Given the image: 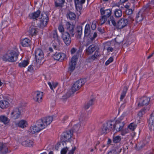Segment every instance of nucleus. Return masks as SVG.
I'll return each instance as SVG.
<instances>
[{"instance_id":"dca6fc26","label":"nucleus","mask_w":154,"mask_h":154,"mask_svg":"<svg viewBox=\"0 0 154 154\" xmlns=\"http://www.w3.org/2000/svg\"><path fill=\"white\" fill-rule=\"evenodd\" d=\"M35 56L36 61L37 60H40L44 57V54L42 50L40 48H37L35 51Z\"/></svg>"},{"instance_id":"a211bd4d","label":"nucleus","mask_w":154,"mask_h":154,"mask_svg":"<svg viewBox=\"0 0 154 154\" xmlns=\"http://www.w3.org/2000/svg\"><path fill=\"white\" fill-rule=\"evenodd\" d=\"M43 92L37 91H35L34 94V100L40 103L42 102V99Z\"/></svg>"},{"instance_id":"338daca9","label":"nucleus","mask_w":154,"mask_h":154,"mask_svg":"<svg viewBox=\"0 0 154 154\" xmlns=\"http://www.w3.org/2000/svg\"><path fill=\"white\" fill-rule=\"evenodd\" d=\"M107 50L108 51L112 52L113 50V48L111 47H109L107 48Z\"/></svg>"},{"instance_id":"0eeeda50","label":"nucleus","mask_w":154,"mask_h":154,"mask_svg":"<svg viewBox=\"0 0 154 154\" xmlns=\"http://www.w3.org/2000/svg\"><path fill=\"white\" fill-rule=\"evenodd\" d=\"M71 35L69 32H65L62 33L61 38L66 45H69L71 42Z\"/></svg>"},{"instance_id":"9d476101","label":"nucleus","mask_w":154,"mask_h":154,"mask_svg":"<svg viewBox=\"0 0 154 154\" xmlns=\"http://www.w3.org/2000/svg\"><path fill=\"white\" fill-rule=\"evenodd\" d=\"M66 30L71 36L74 37L75 34V25L71 24L69 22H66Z\"/></svg>"},{"instance_id":"393cba45","label":"nucleus","mask_w":154,"mask_h":154,"mask_svg":"<svg viewBox=\"0 0 154 154\" xmlns=\"http://www.w3.org/2000/svg\"><path fill=\"white\" fill-rule=\"evenodd\" d=\"M149 130H154V111L151 114L149 119Z\"/></svg>"},{"instance_id":"680f3d73","label":"nucleus","mask_w":154,"mask_h":154,"mask_svg":"<svg viewBox=\"0 0 154 154\" xmlns=\"http://www.w3.org/2000/svg\"><path fill=\"white\" fill-rule=\"evenodd\" d=\"M33 70V66L32 65H29L28 67V71L29 72H31Z\"/></svg>"},{"instance_id":"6e6d98bb","label":"nucleus","mask_w":154,"mask_h":154,"mask_svg":"<svg viewBox=\"0 0 154 154\" xmlns=\"http://www.w3.org/2000/svg\"><path fill=\"white\" fill-rule=\"evenodd\" d=\"M68 150L67 147L63 148L61 150V154H66Z\"/></svg>"},{"instance_id":"052dcab7","label":"nucleus","mask_w":154,"mask_h":154,"mask_svg":"<svg viewBox=\"0 0 154 154\" xmlns=\"http://www.w3.org/2000/svg\"><path fill=\"white\" fill-rule=\"evenodd\" d=\"M76 147L75 146L73 147H72V149L69 151L68 154H74L75 151L76 149Z\"/></svg>"},{"instance_id":"b1692460","label":"nucleus","mask_w":154,"mask_h":154,"mask_svg":"<svg viewBox=\"0 0 154 154\" xmlns=\"http://www.w3.org/2000/svg\"><path fill=\"white\" fill-rule=\"evenodd\" d=\"M41 14V11L38 10L37 11L30 13L29 15V17L30 19L33 20H37Z\"/></svg>"},{"instance_id":"4468645a","label":"nucleus","mask_w":154,"mask_h":154,"mask_svg":"<svg viewBox=\"0 0 154 154\" xmlns=\"http://www.w3.org/2000/svg\"><path fill=\"white\" fill-rule=\"evenodd\" d=\"M52 57L55 60L62 61L66 57L65 54L59 52H56L52 55Z\"/></svg>"},{"instance_id":"20e7f679","label":"nucleus","mask_w":154,"mask_h":154,"mask_svg":"<svg viewBox=\"0 0 154 154\" xmlns=\"http://www.w3.org/2000/svg\"><path fill=\"white\" fill-rule=\"evenodd\" d=\"M145 9V8H143L136 14L135 20L137 23L142 21L146 15H149L148 10Z\"/></svg>"},{"instance_id":"4be33fe9","label":"nucleus","mask_w":154,"mask_h":154,"mask_svg":"<svg viewBox=\"0 0 154 154\" xmlns=\"http://www.w3.org/2000/svg\"><path fill=\"white\" fill-rule=\"evenodd\" d=\"M28 32L29 36L31 38L37 35L38 32V29L34 26H32L29 27Z\"/></svg>"},{"instance_id":"e2e57ef3","label":"nucleus","mask_w":154,"mask_h":154,"mask_svg":"<svg viewBox=\"0 0 154 154\" xmlns=\"http://www.w3.org/2000/svg\"><path fill=\"white\" fill-rule=\"evenodd\" d=\"M122 148H117L115 150H115V151L117 152V154L118 153H119L120 152H121L122 151Z\"/></svg>"},{"instance_id":"c03bdc74","label":"nucleus","mask_w":154,"mask_h":154,"mask_svg":"<svg viewBox=\"0 0 154 154\" xmlns=\"http://www.w3.org/2000/svg\"><path fill=\"white\" fill-rule=\"evenodd\" d=\"M121 140V137L119 136H113L112 137L113 142L114 143H119Z\"/></svg>"},{"instance_id":"13d9d810","label":"nucleus","mask_w":154,"mask_h":154,"mask_svg":"<svg viewBox=\"0 0 154 154\" xmlns=\"http://www.w3.org/2000/svg\"><path fill=\"white\" fill-rule=\"evenodd\" d=\"M133 12V10L131 9H127L126 10V13L128 15L131 14Z\"/></svg>"},{"instance_id":"423d86ee","label":"nucleus","mask_w":154,"mask_h":154,"mask_svg":"<svg viewBox=\"0 0 154 154\" xmlns=\"http://www.w3.org/2000/svg\"><path fill=\"white\" fill-rule=\"evenodd\" d=\"M41 122L38 120L36 123V125L31 126L29 129V132L32 134H34L37 133L43 129V126L41 124Z\"/></svg>"},{"instance_id":"c756f323","label":"nucleus","mask_w":154,"mask_h":154,"mask_svg":"<svg viewBox=\"0 0 154 154\" xmlns=\"http://www.w3.org/2000/svg\"><path fill=\"white\" fill-rule=\"evenodd\" d=\"M10 105L9 103L5 100L0 101V107L2 109L7 108Z\"/></svg>"},{"instance_id":"f704fd0d","label":"nucleus","mask_w":154,"mask_h":154,"mask_svg":"<svg viewBox=\"0 0 154 154\" xmlns=\"http://www.w3.org/2000/svg\"><path fill=\"white\" fill-rule=\"evenodd\" d=\"M33 142L32 141L27 140H26L23 141L22 143V145L24 146H31L33 145Z\"/></svg>"},{"instance_id":"412c9836","label":"nucleus","mask_w":154,"mask_h":154,"mask_svg":"<svg viewBox=\"0 0 154 154\" xmlns=\"http://www.w3.org/2000/svg\"><path fill=\"white\" fill-rule=\"evenodd\" d=\"M104 7L101 8L100 9L101 15L105 16L107 18L110 16L112 14V11L109 9H105Z\"/></svg>"},{"instance_id":"39448f33","label":"nucleus","mask_w":154,"mask_h":154,"mask_svg":"<svg viewBox=\"0 0 154 154\" xmlns=\"http://www.w3.org/2000/svg\"><path fill=\"white\" fill-rule=\"evenodd\" d=\"M87 81V79H80L76 81L72 85L71 89L72 92L74 93L78 90Z\"/></svg>"},{"instance_id":"69168bd1","label":"nucleus","mask_w":154,"mask_h":154,"mask_svg":"<svg viewBox=\"0 0 154 154\" xmlns=\"http://www.w3.org/2000/svg\"><path fill=\"white\" fill-rule=\"evenodd\" d=\"M77 50V49L76 48H73L71 50V54H74L76 51Z\"/></svg>"},{"instance_id":"de8ad7c7","label":"nucleus","mask_w":154,"mask_h":154,"mask_svg":"<svg viewBox=\"0 0 154 154\" xmlns=\"http://www.w3.org/2000/svg\"><path fill=\"white\" fill-rule=\"evenodd\" d=\"M110 20L111 22L113 25L114 26L116 27L117 23H116L115 18L113 16L110 17Z\"/></svg>"},{"instance_id":"bb28decb","label":"nucleus","mask_w":154,"mask_h":154,"mask_svg":"<svg viewBox=\"0 0 154 154\" xmlns=\"http://www.w3.org/2000/svg\"><path fill=\"white\" fill-rule=\"evenodd\" d=\"M65 3V0H54V6L56 8H62Z\"/></svg>"},{"instance_id":"aec40b11","label":"nucleus","mask_w":154,"mask_h":154,"mask_svg":"<svg viewBox=\"0 0 154 154\" xmlns=\"http://www.w3.org/2000/svg\"><path fill=\"white\" fill-rule=\"evenodd\" d=\"M9 151L7 144L3 143H0V154H7L10 152Z\"/></svg>"},{"instance_id":"f03ea898","label":"nucleus","mask_w":154,"mask_h":154,"mask_svg":"<svg viewBox=\"0 0 154 154\" xmlns=\"http://www.w3.org/2000/svg\"><path fill=\"white\" fill-rule=\"evenodd\" d=\"M18 55L19 54L14 51H8L3 55L2 59L5 62H14L17 60Z\"/></svg>"},{"instance_id":"0e129e2a","label":"nucleus","mask_w":154,"mask_h":154,"mask_svg":"<svg viewBox=\"0 0 154 154\" xmlns=\"http://www.w3.org/2000/svg\"><path fill=\"white\" fill-rule=\"evenodd\" d=\"M108 154H117V152L113 149L109 152Z\"/></svg>"},{"instance_id":"1a4fd4ad","label":"nucleus","mask_w":154,"mask_h":154,"mask_svg":"<svg viewBox=\"0 0 154 154\" xmlns=\"http://www.w3.org/2000/svg\"><path fill=\"white\" fill-rule=\"evenodd\" d=\"M128 22L127 19L121 18L117 22L116 28L118 29H121L127 25Z\"/></svg>"},{"instance_id":"72a5a7b5","label":"nucleus","mask_w":154,"mask_h":154,"mask_svg":"<svg viewBox=\"0 0 154 154\" xmlns=\"http://www.w3.org/2000/svg\"><path fill=\"white\" fill-rule=\"evenodd\" d=\"M48 13V12L43 11L41 13V17L40 18V19L45 20L46 21L47 20L49 21V18Z\"/></svg>"},{"instance_id":"09e8293b","label":"nucleus","mask_w":154,"mask_h":154,"mask_svg":"<svg viewBox=\"0 0 154 154\" xmlns=\"http://www.w3.org/2000/svg\"><path fill=\"white\" fill-rule=\"evenodd\" d=\"M146 109L145 108H143L139 112L138 115L140 117H142L143 115L144 114L145 112V110Z\"/></svg>"},{"instance_id":"49530a36","label":"nucleus","mask_w":154,"mask_h":154,"mask_svg":"<svg viewBox=\"0 0 154 154\" xmlns=\"http://www.w3.org/2000/svg\"><path fill=\"white\" fill-rule=\"evenodd\" d=\"M107 19L105 16H103L102 15L101 17L100 20L99 24L100 25H102L107 20Z\"/></svg>"},{"instance_id":"774afa93","label":"nucleus","mask_w":154,"mask_h":154,"mask_svg":"<svg viewBox=\"0 0 154 154\" xmlns=\"http://www.w3.org/2000/svg\"><path fill=\"white\" fill-rule=\"evenodd\" d=\"M68 116H65L64 118H63V119H62V120L63 121V122H64L65 120H67L68 118Z\"/></svg>"},{"instance_id":"bf43d9fd","label":"nucleus","mask_w":154,"mask_h":154,"mask_svg":"<svg viewBox=\"0 0 154 154\" xmlns=\"http://www.w3.org/2000/svg\"><path fill=\"white\" fill-rule=\"evenodd\" d=\"M71 95V94L69 92H67L66 94H65L64 95L63 97L64 98L67 99Z\"/></svg>"},{"instance_id":"473e14b6","label":"nucleus","mask_w":154,"mask_h":154,"mask_svg":"<svg viewBox=\"0 0 154 154\" xmlns=\"http://www.w3.org/2000/svg\"><path fill=\"white\" fill-rule=\"evenodd\" d=\"M66 17L68 18H69L70 20H75V19L76 16L74 13L69 11L67 13Z\"/></svg>"},{"instance_id":"a878e982","label":"nucleus","mask_w":154,"mask_h":154,"mask_svg":"<svg viewBox=\"0 0 154 154\" xmlns=\"http://www.w3.org/2000/svg\"><path fill=\"white\" fill-rule=\"evenodd\" d=\"M75 37L78 39L81 38L82 34V26L80 25H77L76 26Z\"/></svg>"},{"instance_id":"2eb2a0df","label":"nucleus","mask_w":154,"mask_h":154,"mask_svg":"<svg viewBox=\"0 0 154 154\" xmlns=\"http://www.w3.org/2000/svg\"><path fill=\"white\" fill-rule=\"evenodd\" d=\"M150 101V98L146 97H143L140 98V100L138 103L137 105L139 107L147 105L149 104Z\"/></svg>"},{"instance_id":"8fccbe9b","label":"nucleus","mask_w":154,"mask_h":154,"mask_svg":"<svg viewBox=\"0 0 154 154\" xmlns=\"http://www.w3.org/2000/svg\"><path fill=\"white\" fill-rule=\"evenodd\" d=\"M58 29L60 32L63 33L64 32V27L62 24H60L59 25L58 27Z\"/></svg>"},{"instance_id":"5701e85b","label":"nucleus","mask_w":154,"mask_h":154,"mask_svg":"<svg viewBox=\"0 0 154 154\" xmlns=\"http://www.w3.org/2000/svg\"><path fill=\"white\" fill-rule=\"evenodd\" d=\"M31 41L29 38H25L20 40V43L23 47H29L31 45Z\"/></svg>"},{"instance_id":"6e6552de","label":"nucleus","mask_w":154,"mask_h":154,"mask_svg":"<svg viewBox=\"0 0 154 154\" xmlns=\"http://www.w3.org/2000/svg\"><path fill=\"white\" fill-rule=\"evenodd\" d=\"M53 120V118L51 116L45 117L38 120L40 121L41 124L43 126L44 128H45L48 125H50Z\"/></svg>"},{"instance_id":"5fc2aeb1","label":"nucleus","mask_w":154,"mask_h":154,"mask_svg":"<svg viewBox=\"0 0 154 154\" xmlns=\"http://www.w3.org/2000/svg\"><path fill=\"white\" fill-rule=\"evenodd\" d=\"M96 23L97 22L96 21L93 22L91 26V28L93 30H94L96 29L97 26Z\"/></svg>"},{"instance_id":"864d4df0","label":"nucleus","mask_w":154,"mask_h":154,"mask_svg":"<svg viewBox=\"0 0 154 154\" xmlns=\"http://www.w3.org/2000/svg\"><path fill=\"white\" fill-rule=\"evenodd\" d=\"M113 60V58L112 57H110L109 59L106 62L105 64L106 66L108 65Z\"/></svg>"},{"instance_id":"f8f14e48","label":"nucleus","mask_w":154,"mask_h":154,"mask_svg":"<svg viewBox=\"0 0 154 154\" xmlns=\"http://www.w3.org/2000/svg\"><path fill=\"white\" fill-rule=\"evenodd\" d=\"M11 115V117L14 119L20 118L21 116V112L19 108L16 107L14 108Z\"/></svg>"},{"instance_id":"4d7b16f0","label":"nucleus","mask_w":154,"mask_h":154,"mask_svg":"<svg viewBox=\"0 0 154 154\" xmlns=\"http://www.w3.org/2000/svg\"><path fill=\"white\" fill-rule=\"evenodd\" d=\"M97 30L101 34L105 32V30L103 28L98 27L97 28Z\"/></svg>"},{"instance_id":"37998d69","label":"nucleus","mask_w":154,"mask_h":154,"mask_svg":"<svg viewBox=\"0 0 154 154\" xmlns=\"http://www.w3.org/2000/svg\"><path fill=\"white\" fill-rule=\"evenodd\" d=\"M29 64V60H24L18 64V66L20 67H25Z\"/></svg>"},{"instance_id":"a19ab883","label":"nucleus","mask_w":154,"mask_h":154,"mask_svg":"<svg viewBox=\"0 0 154 154\" xmlns=\"http://www.w3.org/2000/svg\"><path fill=\"white\" fill-rule=\"evenodd\" d=\"M128 89V88L127 86H125L124 87L123 91L121 95L120 99L121 101L125 97Z\"/></svg>"},{"instance_id":"2f4dec72","label":"nucleus","mask_w":154,"mask_h":154,"mask_svg":"<svg viewBox=\"0 0 154 154\" xmlns=\"http://www.w3.org/2000/svg\"><path fill=\"white\" fill-rule=\"evenodd\" d=\"M91 29L90 25L89 24L87 23L85 26L84 30L85 37L88 35H89L91 33Z\"/></svg>"},{"instance_id":"ddd939ff","label":"nucleus","mask_w":154,"mask_h":154,"mask_svg":"<svg viewBox=\"0 0 154 154\" xmlns=\"http://www.w3.org/2000/svg\"><path fill=\"white\" fill-rule=\"evenodd\" d=\"M119 121V120H116L114 124H113V129L114 131L116 130V132L121 131L125 125L124 122L120 123Z\"/></svg>"},{"instance_id":"ea45409f","label":"nucleus","mask_w":154,"mask_h":154,"mask_svg":"<svg viewBox=\"0 0 154 154\" xmlns=\"http://www.w3.org/2000/svg\"><path fill=\"white\" fill-rule=\"evenodd\" d=\"M27 125L26 121L24 120H21L17 124V126L22 128H24L26 127Z\"/></svg>"},{"instance_id":"c9c22d12","label":"nucleus","mask_w":154,"mask_h":154,"mask_svg":"<svg viewBox=\"0 0 154 154\" xmlns=\"http://www.w3.org/2000/svg\"><path fill=\"white\" fill-rule=\"evenodd\" d=\"M10 120L5 116L1 115L0 116V122L5 124H6L9 122Z\"/></svg>"},{"instance_id":"c85d7f7f","label":"nucleus","mask_w":154,"mask_h":154,"mask_svg":"<svg viewBox=\"0 0 154 154\" xmlns=\"http://www.w3.org/2000/svg\"><path fill=\"white\" fill-rule=\"evenodd\" d=\"M152 7H154V0H151L149 3L144 6L143 8H145V9H146L145 10L147 9L148 10V12L149 14L151 12L150 9L152 8Z\"/></svg>"},{"instance_id":"cd10ccee","label":"nucleus","mask_w":154,"mask_h":154,"mask_svg":"<svg viewBox=\"0 0 154 154\" xmlns=\"http://www.w3.org/2000/svg\"><path fill=\"white\" fill-rule=\"evenodd\" d=\"M51 36L54 38V40H56L58 42L60 41V37L58 34L57 29H55L51 32Z\"/></svg>"},{"instance_id":"79ce46f5","label":"nucleus","mask_w":154,"mask_h":154,"mask_svg":"<svg viewBox=\"0 0 154 154\" xmlns=\"http://www.w3.org/2000/svg\"><path fill=\"white\" fill-rule=\"evenodd\" d=\"M106 127L108 128L109 131L113 129V124H114L112 121H108L106 122V124H105Z\"/></svg>"},{"instance_id":"3c124183","label":"nucleus","mask_w":154,"mask_h":154,"mask_svg":"<svg viewBox=\"0 0 154 154\" xmlns=\"http://www.w3.org/2000/svg\"><path fill=\"white\" fill-rule=\"evenodd\" d=\"M121 131V134L122 136L125 135V134L128 133L129 131L128 129H125V130L122 129Z\"/></svg>"},{"instance_id":"f3484780","label":"nucleus","mask_w":154,"mask_h":154,"mask_svg":"<svg viewBox=\"0 0 154 154\" xmlns=\"http://www.w3.org/2000/svg\"><path fill=\"white\" fill-rule=\"evenodd\" d=\"M97 36V34L96 32H94L93 34L92 33L85 36V37L88 38V41L87 42L86 46H88L91 44L92 42L95 39Z\"/></svg>"},{"instance_id":"4c0bfd02","label":"nucleus","mask_w":154,"mask_h":154,"mask_svg":"<svg viewBox=\"0 0 154 154\" xmlns=\"http://www.w3.org/2000/svg\"><path fill=\"white\" fill-rule=\"evenodd\" d=\"M115 17L117 18L121 17L122 15V11L120 9H116L114 12Z\"/></svg>"},{"instance_id":"7c9ffc66","label":"nucleus","mask_w":154,"mask_h":154,"mask_svg":"<svg viewBox=\"0 0 154 154\" xmlns=\"http://www.w3.org/2000/svg\"><path fill=\"white\" fill-rule=\"evenodd\" d=\"M48 21V20L46 21L45 20L39 19V23L38 26L40 28H44L47 27Z\"/></svg>"},{"instance_id":"58836bf2","label":"nucleus","mask_w":154,"mask_h":154,"mask_svg":"<svg viewBox=\"0 0 154 154\" xmlns=\"http://www.w3.org/2000/svg\"><path fill=\"white\" fill-rule=\"evenodd\" d=\"M109 131L108 129V128H107V127H106L105 124H103V125L102 127L101 128L100 131L101 134H106Z\"/></svg>"},{"instance_id":"6ab92c4d","label":"nucleus","mask_w":154,"mask_h":154,"mask_svg":"<svg viewBox=\"0 0 154 154\" xmlns=\"http://www.w3.org/2000/svg\"><path fill=\"white\" fill-rule=\"evenodd\" d=\"M74 1L76 9L80 12L82 8L83 4L85 3V0H74Z\"/></svg>"},{"instance_id":"e433bc0d","label":"nucleus","mask_w":154,"mask_h":154,"mask_svg":"<svg viewBox=\"0 0 154 154\" xmlns=\"http://www.w3.org/2000/svg\"><path fill=\"white\" fill-rule=\"evenodd\" d=\"M95 99L92 98L86 103L85 106V109H88L91 106H92L94 104V102L95 100Z\"/></svg>"},{"instance_id":"f257e3e1","label":"nucleus","mask_w":154,"mask_h":154,"mask_svg":"<svg viewBox=\"0 0 154 154\" xmlns=\"http://www.w3.org/2000/svg\"><path fill=\"white\" fill-rule=\"evenodd\" d=\"M99 50V48L97 46L94 44L90 45L85 50V54L87 55L92 54L95 51L93 55L88 58L87 60L89 62H92L98 59V57L100 56L98 51Z\"/></svg>"},{"instance_id":"7ed1b4c3","label":"nucleus","mask_w":154,"mask_h":154,"mask_svg":"<svg viewBox=\"0 0 154 154\" xmlns=\"http://www.w3.org/2000/svg\"><path fill=\"white\" fill-rule=\"evenodd\" d=\"M73 129L64 132L61 135L60 141L63 145L64 143L70 141L74 131Z\"/></svg>"},{"instance_id":"9b49d317","label":"nucleus","mask_w":154,"mask_h":154,"mask_svg":"<svg viewBox=\"0 0 154 154\" xmlns=\"http://www.w3.org/2000/svg\"><path fill=\"white\" fill-rule=\"evenodd\" d=\"M78 59L76 55L73 56L69 63V66L68 68L69 71L72 72L75 69L76 64L77 60Z\"/></svg>"},{"instance_id":"a18cd8bd","label":"nucleus","mask_w":154,"mask_h":154,"mask_svg":"<svg viewBox=\"0 0 154 154\" xmlns=\"http://www.w3.org/2000/svg\"><path fill=\"white\" fill-rule=\"evenodd\" d=\"M137 126V125L134 123H131L128 126V128L132 131H133L136 128Z\"/></svg>"},{"instance_id":"603ef678","label":"nucleus","mask_w":154,"mask_h":154,"mask_svg":"<svg viewBox=\"0 0 154 154\" xmlns=\"http://www.w3.org/2000/svg\"><path fill=\"white\" fill-rule=\"evenodd\" d=\"M136 149L137 150H139L142 149L145 146V145L144 144H142L141 145L139 144L137 145V144H136Z\"/></svg>"}]
</instances>
